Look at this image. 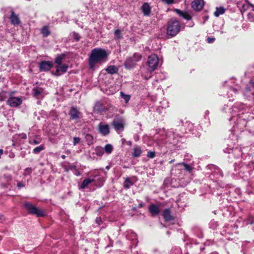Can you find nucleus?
Segmentation results:
<instances>
[{
    "label": "nucleus",
    "mask_w": 254,
    "mask_h": 254,
    "mask_svg": "<svg viewBox=\"0 0 254 254\" xmlns=\"http://www.w3.org/2000/svg\"><path fill=\"white\" fill-rule=\"evenodd\" d=\"M232 91H233L235 93H236V90L235 89H232Z\"/></svg>",
    "instance_id": "de8ad7c7"
},
{
    "label": "nucleus",
    "mask_w": 254,
    "mask_h": 254,
    "mask_svg": "<svg viewBox=\"0 0 254 254\" xmlns=\"http://www.w3.org/2000/svg\"><path fill=\"white\" fill-rule=\"evenodd\" d=\"M159 59L157 55L152 54L150 55L148 59L147 65L148 70L150 71L155 70L159 64Z\"/></svg>",
    "instance_id": "20e7f679"
},
{
    "label": "nucleus",
    "mask_w": 254,
    "mask_h": 254,
    "mask_svg": "<svg viewBox=\"0 0 254 254\" xmlns=\"http://www.w3.org/2000/svg\"><path fill=\"white\" fill-rule=\"evenodd\" d=\"M203 4L202 0H194L191 3V7L194 10H200L202 8Z\"/></svg>",
    "instance_id": "4468645a"
},
{
    "label": "nucleus",
    "mask_w": 254,
    "mask_h": 254,
    "mask_svg": "<svg viewBox=\"0 0 254 254\" xmlns=\"http://www.w3.org/2000/svg\"><path fill=\"white\" fill-rule=\"evenodd\" d=\"M53 64L49 61H43L39 64L40 71H47L49 70L53 67Z\"/></svg>",
    "instance_id": "6e6552de"
},
{
    "label": "nucleus",
    "mask_w": 254,
    "mask_h": 254,
    "mask_svg": "<svg viewBox=\"0 0 254 254\" xmlns=\"http://www.w3.org/2000/svg\"><path fill=\"white\" fill-rule=\"evenodd\" d=\"M44 149H45V147H44V145H41L33 149V152L35 154H38L39 152H40L41 151L43 150Z\"/></svg>",
    "instance_id": "c756f323"
},
{
    "label": "nucleus",
    "mask_w": 254,
    "mask_h": 254,
    "mask_svg": "<svg viewBox=\"0 0 254 254\" xmlns=\"http://www.w3.org/2000/svg\"><path fill=\"white\" fill-rule=\"evenodd\" d=\"M45 94L44 90L41 87H34L33 89V95L37 98L43 97Z\"/></svg>",
    "instance_id": "f8f14e48"
},
{
    "label": "nucleus",
    "mask_w": 254,
    "mask_h": 254,
    "mask_svg": "<svg viewBox=\"0 0 254 254\" xmlns=\"http://www.w3.org/2000/svg\"><path fill=\"white\" fill-rule=\"evenodd\" d=\"M62 158L63 159H65V156L64 155H62Z\"/></svg>",
    "instance_id": "49530a36"
},
{
    "label": "nucleus",
    "mask_w": 254,
    "mask_h": 254,
    "mask_svg": "<svg viewBox=\"0 0 254 254\" xmlns=\"http://www.w3.org/2000/svg\"><path fill=\"white\" fill-rule=\"evenodd\" d=\"M99 131L103 135H106L110 133L109 127L107 124L102 123L99 124L98 126Z\"/></svg>",
    "instance_id": "9d476101"
},
{
    "label": "nucleus",
    "mask_w": 254,
    "mask_h": 254,
    "mask_svg": "<svg viewBox=\"0 0 254 254\" xmlns=\"http://www.w3.org/2000/svg\"><path fill=\"white\" fill-rule=\"evenodd\" d=\"M17 187L19 188H22L24 187V185L22 183H19L17 184Z\"/></svg>",
    "instance_id": "ea45409f"
},
{
    "label": "nucleus",
    "mask_w": 254,
    "mask_h": 254,
    "mask_svg": "<svg viewBox=\"0 0 254 254\" xmlns=\"http://www.w3.org/2000/svg\"><path fill=\"white\" fill-rule=\"evenodd\" d=\"M148 210L152 216L157 215L160 212L159 208L154 204H152L149 206Z\"/></svg>",
    "instance_id": "dca6fc26"
},
{
    "label": "nucleus",
    "mask_w": 254,
    "mask_h": 254,
    "mask_svg": "<svg viewBox=\"0 0 254 254\" xmlns=\"http://www.w3.org/2000/svg\"><path fill=\"white\" fill-rule=\"evenodd\" d=\"M131 58L133 59V60L136 59V58H134V57H133V56H132V57H131Z\"/></svg>",
    "instance_id": "3c124183"
},
{
    "label": "nucleus",
    "mask_w": 254,
    "mask_h": 254,
    "mask_svg": "<svg viewBox=\"0 0 254 254\" xmlns=\"http://www.w3.org/2000/svg\"><path fill=\"white\" fill-rule=\"evenodd\" d=\"M95 154L98 156H102L104 154L103 149L100 146H97L95 149Z\"/></svg>",
    "instance_id": "393cba45"
},
{
    "label": "nucleus",
    "mask_w": 254,
    "mask_h": 254,
    "mask_svg": "<svg viewBox=\"0 0 254 254\" xmlns=\"http://www.w3.org/2000/svg\"><path fill=\"white\" fill-rule=\"evenodd\" d=\"M235 108H236L235 107H233V108L232 109V111H235Z\"/></svg>",
    "instance_id": "09e8293b"
},
{
    "label": "nucleus",
    "mask_w": 254,
    "mask_h": 254,
    "mask_svg": "<svg viewBox=\"0 0 254 254\" xmlns=\"http://www.w3.org/2000/svg\"><path fill=\"white\" fill-rule=\"evenodd\" d=\"M80 141V138L79 137H74L73 138V145H76L77 143H78Z\"/></svg>",
    "instance_id": "c9c22d12"
},
{
    "label": "nucleus",
    "mask_w": 254,
    "mask_h": 254,
    "mask_svg": "<svg viewBox=\"0 0 254 254\" xmlns=\"http://www.w3.org/2000/svg\"><path fill=\"white\" fill-rule=\"evenodd\" d=\"M162 1L168 4H172L174 2V0H162Z\"/></svg>",
    "instance_id": "e433bc0d"
},
{
    "label": "nucleus",
    "mask_w": 254,
    "mask_h": 254,
    "mask_svg": "<svg viewBox=\"0 0 254 254\" xmlns=\"http://www.w3.org/2000/svg\"><path fill=\"white\" fill-rule=\"evenodd\" d=\"M104 149L107 153L110 154L113 151V147L111 144H107L105 145Z\"/></svg>",
    "instance_id": "cd10ccee"
},
{
    "label": "nucleus",
    "mask_w": 254,
    "mask_h": 254,
    "mask_svg": "<svg viewBox=\"0 0 254 254\" xmlns=\"http://www.w3.org/2000/svg\"><path fill=\"white\" fill-rule=\"evenodd\" d=\"M113 126L118 132L123 131L124 128L125 121L123 118H119L115 119L113 122Z\"/></svg>",
    "instance_id": "0eeeda50"
},
{
    "label": "nucleus",
    "mask_w": 254,
    "mask_h": 254,
    "mask_svg": "<svg viewBox=\"0 0 254 254\" xmlns=\"http://www.w3.org/2000/svg\"><path fill=\"white\" fill-rule=\"evenodd\" d=\"M11 23L14 25H18L20 23V20L18 16L14 12H12L10 17Z\"/></svg>",
    "instance_id": "a211bd4d"
},
{
    "label": "nucleus",
    "mask_w": 254,
    "mask_h": 254,
    "mask_svg": "<svg viewBox=\"0 0 254 254\" xmlns=\"http://www.w3.org/2000/svg\"><path fill=\"white\" fill-rule=\"evenodd\" d=\"M73 37L76 40V41H78L80 39V36L78 35V34L77 33H73Z\"/></svg>",
    "instance_id": "58836bf2"
},
{
    "label": "nucleus",
    "mask_w": 254,
    "mask_h": 254,
    "mask_svg": "<svg viewBox=\"0 0 254 254\" xmlns=\"http://www.w3.org/2000/svg\"><path fill=\"white\" fill-rule=\"evenodd\" d=\"M23 206L30 214L36 215L38 217L43 216L45 215V212L43 210L36 207L28 202H25Z\"/></svg>",
    "instance_id": "7ed1b4c3"
},
{
    "label": "nucleus",
    "mask_w": 254,
    "mask_h": 254,
    "mask_svg": "<svg viewBox=\"0 0 254 254\" xmlns=\"http://www.w3.org/2000/svg\"><path fill=\"white\" fill-rule=\"evenodd\" d=\"M6 97V92L5 91H1L0 92V101H4Z\"/></svg>",
    "instance_id": "72a5a7b5"
},
{
    "label": "nucleus",
    "mask_w": 254,
    "mask_h": 254,
    "mask_svg": "<svg viewBox=\"0 0 254 254\" xmlns=\"http://www.w3.org/2000/svg\"><path fill=\"white\" fill-rule=\"evenodd\" d=\"M96 221H97V222L99 224V222H100L101 221V219L100 218H97L96 220Z\"/></svg>",
    "instance_id": "79ce46f5"
},
{
    "label": "nucleus",
    "mask_w": 254,
    "mask_h": 254,
    "mask_svg": "<svg viewBox=\"0 0 254 254\" xmlns=\"http://www.w3.org/2000/svg\"><path fill=\"white\" fill-rule=\"evenodd\" d=\"M86 137H91V136L90 135H87Z\"/></svg>",
    "instance_id": "603ef678"
},
{
    "label": "nucleus",
    "mask_w": 254,
    "mask_h": 254,
    "mask_svg": "<svg viewBox=\"0 0 254 254\" xmlns=\"http://www.w3.org/2000/svg\"><path fill=\"white\" fill-rule=\"evenodd\" d=\"M248 4H249L251 7H252V9H253V10H254V5H253V4H251V3H248Z\"/></svg>",
    "instance_id": "37998d69"
},
{
    "label": "nucleus",
    "mask_w": 254,
    "mask_h": 254,
    "mask_svg": "<svg viewBox=\"0 0 254 254\" xmlns=\"http://www.w3.org/2000/svg\"><path fill=\"white\" fill-rule=\"evenodd\" d=\"M133 184V183L128 178H127L124 183V187L126 189H129Z\"/></svg>",
    "instance_id": "bb28decb"
},
{
    "label": "nucleus",
    "mask_w": 254,
    "mask_h": 254,
    "mask_svg": "<svg viewBox=\"0 0 254 254\" xmlns=\"http://www.w3.org/2000/svg\"><path fill=\"white\" fill-rule=\"evenodd\" d=\"M174 161H175V160H174V159H173V160H171V161L169 162V163H170V164H172V163H173Z\"/></svg>",
    "instance_id": "a18cd8bd"
},
{
    "label": "nucleus",
    "mask_w": 254,
    "mask_h": 254,
    "mask_svg": "<svg viewBox=\"0 0 254 254\" xmlns=\"http://www.w3.org/2000/svg\"><path fill=\"white\" fill-rule=\"evenodd\" d=\"M162 216L166 221H170L174 219V217L171 215L170 209H165L162 212Z\"/></svg>",
    "instance_id": "2eb2a0df"
},
{
    "label": "nucleus",
    "mask_w": 254,
    "mask_h": 254,
    "mask_svg": "<svg viewBox=\"0 0 254 254\" xmlns=\"http://www.w3.org/2000/svg\"><path fill=\"white\" fill-rule=\"evenodd\" d=\"M26 137H27L26 134H24L23 135L22 138H24V139H25V138H26Z\"/></svg>",
    "instance_id": "c03bdc74"
},
{
    "label": "nucleus",
    "mask_w": 254,
    "mask_h": 254,
    "mask_svg": "<svg viewBox=\"0 0 254 254\" xmlns=\"http://www.w3.org/2000/svg\"><path fill=\"white\" fill-rule=\"evenodd\" d=\"M142 153V150L141 148L138 146H135L133 149V152L132 153V155L134 157H139Z\"/></svg>",
    "instance_id": "412c9836"
},
{
    "label": "nucleus",
    "mask_w": 254,
    "mask_h": 254,
    "mask_svg": "<svg viewBox=\"0 0 254 254\" xmlns=\"http://www.w3.org/2000/svg\"><path fill=\"white\" fill-rule=\"evenodd\" d=\"M142 10L145 15H148L150 12V7L147 3H144L142 6Z\"/></svg>",
    "instance_id": "aec40b11"
},
{
    "label": "nucleus",
    "mask_w": 254,
    "mask_h": 254,
    "mask_svg": "<svg viewBox=\"0 0 254 254\" xmlns=\"http://www.w3.org/2000/svg\"><path fill=\"white\" fill-rule=\"evenodd\" d=\"M69 114L72 120H77L81 117V113L76 108L72 107Z\"/></svg>",
    "instance_id": "1a4fd4ad"
},
{
    "label": "nucleus",
    "mask_w": 254,
    "mask_h": 254,
    "mask_svg": "<svg viewBox=\"0 0 254 254\" xmlns=\"http://www.w3.org/2000/svg\"><path fill=\"white\" fill-rule=\"evenodd\" d=\"M75 174L76 176H79L80 175V173L79 171H76L75 172Z\"/></svg>",
    "instance_id": "a19ab883"
},
{
    "label": "nucleus",
    "mask_w": 254,
    "mask_h": 254,
    "mask_svg": "<svg viewBox=\"0 0 254 254\" xmlns=\"http://www.w3.org/2000/svg\"><path fill=\"white\" fill-rule=\"evenodd\" d=\"M94 109L95 111H97L98 112H102L104 109L102 108V104L100 102H97L95 104Z\"/></svg>",
    "instance_id": "c85d7f7f"
},
{
    "label": "nucleus",
    "mask_w": 254,
    "mask_h": 254,
    "mask_svg": "<svg viewBox=\"0 0 254 254\" xmlns=\"http://www.w3.org/2000/svg\"><path fill=\"white\" fill-rule=\"evenodd\" d=\"M114 34L117 39H121L122 38L121 31L119 29L115 30Z\"/></svg>",
    "instance_id": "473e14b6"
},
{
    "label": "nucleus",
    "mask_w": 254,
    "mask_h": 254,
    "mask_svg": "<svg viewBox=\"0 0 254 254\" xmlns=\"http://www.w3.org/2000/svg\"><path fill=\"white\" fill-rule=\"evenodd\" d=\"M225 11V9L223 7H216L214 14L216 17H218L219 15L223 14Z\"/></svg>",
    "instance_id": "5701e85b"
},
{
    "label": "nucleus",
    "mask_w": 254,
    "mask_h": 254,
    "mask_svg": "<svg viewBox=\"0 0 254 254\" xmlns=\"http://www.w3.org/2000/svg\"><path fill=\"white\" fill-rule=\"evenodd\" d=\"M215 40V38L213 37H208L207 39V42L208 43H213Z\"/></svg>",
    "instance_id": "4c0bfd02"
},
{
    "label": "nucleus",
    "mask_w": 254,
    "mask_h": 254,
    "mask_svg": "<svg viewBox=\"0 0 254 254\" xmlns=\"http://www.w3.org/2000/svg\"><path fill=\"white\" fill-rule=\"evenodd\" d=\"M174 167L176 168V169H178L179 170H182V168H183L186 171L189 172L190 173L193 169V168L191 167L190 165L186 164L184 162L176 164L175 165H174Z\"/></svg>",
    "instance_id": "9b49d317"
},
{
    "label": "nucleus",
    "mask_w": 254,
    "mask_h": 254,
    "mask_svg": "<svg viewBox=\"0 0 254 254\" xmlns=\"http://www.w3.org/2000/svg\"><path fill=\"white\" fill-rule=\"evenodd\" d=\"M175 11H176L178 15L185 19L189 20L191 18V16L186 12H183L178 9H175Z\"/></svg>",
    "instance_id": "f3484780"
},
{
    "label": "nucleus",
    "mask_w": 254,
    "mask_h": 254,
    "mask_svg": "<svg viewBox=\"0 0 254 254\" xmlns=\"http://www.w3.org/2000/svg\"><path fill=\"white\" fill-rule=\"evenodd\" d=\"M94 181H95V179L94 178H93V179L88 178V179H85L83 181L82 183L81 184L80 188L81 189H84L88 185L94 182Z\"/></svg>",
    "instance_id": "6ab92c4d"
},
{
    "label": "nucleus",
    "mask_w": 254,
    "mask_h": 254,
    "mask_svg": "<svg viewBox=\"0 0 254 254\" xmlns=\"http://www.w3.org/2000/svg\"><path fill=\"white\" fill-rule=\"evenodd\" d=\"M68 65L66 64H61L56 65V75L59 76L62 73L65 72L68 68Z\"/></svg>",
    "instance_id": "ddd939ff"
},
{
    "label": "nucleus",
    "mask_w": 254,
    "mask_h": 254,
    "mask_svg": "<svg viewBox=\"0 0 254 254\" xmlns=\"http://www.w3.org/2000/svg\"><path fill=\"white\" fill-rule=\"evenodd\" d=\"M180 29L179 21L176 18H172L168 22L167 33L171 36H175L180 32Z\"/></svg>",
    "instance_id": "f03ea898"
},
{
    "label": "nucleus",
    "mask_w": 254,
    "mask_h": 254,
    "mask_svg": "<svg viewBox=\"0 0 254 254\" xmlns=\"http://www.w3.org/2000/svg\"><path fill=\"white\" fill-rule=\"evenodd\" d=\"M155 156V153L154 151H149L147 154V157L149 158H153Z\"/></svg>",
    "instance_id": "f704fd0d"
},
{
    "label": "nucleus",
    "mask_w": 254,
    "mask_h": 254,
    "mask_svg": "<svg viewBox=\"0 0 254 254\" xmlns=\"http://www.w3.org/2000/svg\"><path fill=\"white\" fill-rule=\"evenodd\" d=\"M133 57L136 58V59L133 60L131 57H129L125 62L124 64L127 68L129 69L134 66L136 63L141 59L142 56L140 54L135 53L133 55Z\"/></svg>",
    "instance_id": "39448f33"
},
{
    "label": "nucleus",
    "mask_w": 254,
    "mask_h": 254,
    "mask_svg": "<svg viewBox=\"0 0 254 254\" xmlns=\"http://www.w3.org/2000/svg\"><path fill=\"white\" fill-rule=\"evenodd\" d=\"M22 103V100L20 97H14L11 93L8 100L7 104L11 107H17Z\"/></svg>",
    "instance_id": "423d86ee"
},
{
    "label": "nucleus",
    "mask_w": 254,
    "mask_h": 254,
    "mask_svg": "<svg viewBox=\"0 0 254 254\" xmlns=\"http://www.w3.org/2000/svg\"><path fill=\"white\" fill-rule=\"evenodd\" d=\"M131 142L130 141H129V142H128V145H131Z\"/></svg>",
    "instance_id": "8fccbe9b"
},
{
    "label": "nucleus",
    "mask_w": 254,
    "mask_h": 254,
    "mask_svg": "<svg viewBox=\"0 0 254 254\" xmlns=\"http://www.w3.org/2000/svg\"><path fill=\"white\" fill-rule=\"evenodd\" d=\"M106 169H109V166H107V167H106Z\"/></svg>",
    "instance_id": "864d4df0"
},
{
    "label": "nucleus",
    "mask_w": 254,
    "mask_h": 254,
    "mask_svg": "<svg viewBox=\"0 0 254 254\" xmlns=\"http://www.w3.org/2000/svg\"><path fill=\"white\" fill-rule=\"evenodd\" d=\"M41 33L44 37H47L50 34V32L48 29V26H44L41 29Z\"/></svg>",
    "instance_id": "a878e982"
},
{
    "label": "nucleus",
    "mask_w": 254,
    "mask_h": 254,
    "mask_svg": "<svg viewBox=\"0 0 254 254\" xmlns=\"http://www.w3.org/2000/svg\"><path fill=\"white\" fill-rule=\"evenodd\" d=\"M121 96L124 99L126 103H127L130 100V97L129 95L125 94L123 92H121Z\"/></svg>",
    "instance_id": "7c9ffc66"
},
{
    "label": "nucleus",
    "mask_w": 254,
    "mask_h": 254,
    "mask_svg": "<svg viewBox=\"0 0 254 254\" xmlns=\"http://www.w3.org/2000/svg\"><path fill=\"white\" fill-rule=\"evenodd\" d=\"M41 142L40 138L36 139H30L29 141V143L32 145H37Z\"/></svg>",
    "instance_id": "2f4dec72"
},
{
    "label": "nucleus",
    "mask_w": 254,
    "mask_h": 254,
    "mask_svg": "<svg viewBox=\"0 0 254 254\" xmlns=\"http://www.w3.org/2000/svg\"><path fill=\"white\" fill-rule=\"evenodd\" d=\"M106 71L110 74H114L118 72V68L115 65H110L106 68Z\"/></svg>",
    "instance_id": "4be33fe9"
},
{
    "label": "nucleus",
    "mask_w": 254,
    "mask_h": 254,
    "mask_svg": "<svg viewBox=\"0 0 254 254\" xmlns=\"http://www.w3.org/2000/svg\"><path fill=\"white\" fill-rule=\"evenodd\" d=\"M65 56L64 54H61L57 56L55 60V63L57 65L62 64V61L64 58Z\"/></svg>",
    "instance_id": "b1692460"
},
{
    "label": "nucleus",
    "mask_w": 254,
    "mask_h": 254,
    "mask_svg": "<svg viewBox=\"0 0 254 254\" xmlns=\"http://www.w3.org/2000/svg\"><path fill=\"white\" fill-rule=\"evenodd\" d=\"M108 56V52L105 49L101 48L93 49L89 58L90 68L94 69L97 64L102 63L106 61Z\"/></svg>",
    "instance_id": "f257e3e1"
}]
</instances>
